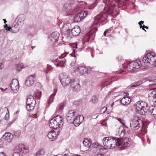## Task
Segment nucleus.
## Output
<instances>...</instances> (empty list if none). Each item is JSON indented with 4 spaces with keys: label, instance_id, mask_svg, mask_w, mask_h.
<instances>
[{
    "label": "nucleus",
    "instance_id": "nucleus-1",
    "mask_svg": "<svg viewBox=\"0 0 156 156\" xmlns=\"http://www.w3.org/2000/svg\"><path fill=\"white\" fill-rule=\"evenodd\" d=\"M103 143L104 147L107 149L114 148L117 145L125 147L130 145V142L126 138L105 137L103 139Z\"/></svg>",
    "mask_w": 156,
    "mask_h": 156
},
{
    "label": "nucleus",
    "instance_id": "nucleus-2",
    "mask_svg": "<svg viewBox=\"0 0 156 156\" xmlns=\"http://www.w3.org/2000/svg\"><path fill=\"white\" fill-rule=\"evenodd\" d=\"M147 104L144 101H139L135 105V112L140 115H144L149 109L153 115H156V106H151L148 108Z\"/></svg>",
    "mask_w": 156,
    "mask_h": 156
},
{
    "label": "nucleus",
    "instance_id": "nucleus-3",
    "mask_svg": "<svg viewBox=\"0 0 156 156\" xmlns=\"http://www.w3.org/2000/svg\"><path fill=\"white\" fill-rule=\"evenodd\" d=\"M103 14V13H100L95 17L94 23L91 27L92 29L88 33L86 37V38H88L89 40L94 38L95 36V32L97 30V27L98 26V24L101 23L104 20Z\"/></svg>",
    "mask_w": 156,
    "mask_h": 156
},
{
    "label": "nucleus",
    "instance_id": "nucleus-4",
    "mask_svg": "<svg viewBox=\"0 0 156 156\" xmlns=\"http://www.w3.org/2000/svg\"><path fill=\"white\" fill-rule=\"evenodd\" d=\"M63 124V119L59 115H57L51 119L49 122V126L52 129H57Z\"/></svg>",
    "mask_w": 156,
    "mask_h": 156
},
{
    "label": "nucleus",
    "instance_id": "nucleus-5",
    "mask_svg": "<svg viewBox=\"0 0 156 156\" xmlns=\"http://www.w3.org/2000/svg\"><path fill=\"white\" fill-rule=\"evenodd\" d=\"M59 79L62 85L64 87L70 86L74 80L64 73L60 75Z\"/></svg>",
    "mask_w": 156,
    "mask_h": 156
},
{
    "label": "nucleus",
    "instance_id": "nucleus-6",
    "mask_svg": "<svg viewBox=\"0 0 156 156\" xmlns=\"http://www.w3.org/2000/svg\"><path fill=\"white\" fill-rule=\"evenodd\" d=\"M143 62L145 63L156 65V56L154 52H149L143 58Z\"/></svg>",
    "mask_w": 156,
    "mask_h": 156
},
{
    "label": "nucleus",
    "instance_id": "nucleus-7",
    "mask_svg": "<svg viewBox=\"0 0 156 156\" xmlns=\"http://www.w3.org/2000/svg\"><path fill=\"white\" fill-rule=\"evenodd\" d=\"M26 108L28 111L34 109L36 104V101L32 96H29L27 100Z\"/></svg>",
    "mask_w": 156,
    "mask_h": 156
},
{
    "label": "nucleus",
    "instance_id": "nucleus-8",
    "mask_svg": "<svg viewBox=\"0 0 156 156\" xmlns=\"http://www.w3.org/2000/svg\"><path fill=\"white\" fill-rule=\"evenodd\" d=\"M73 10V5L70 1H67L64 5L63 10L65 13L66 15L71 14Z\"/></svg>",
    "mask_w": 156,
    "mask_h": 156
},
{
    "label": "nucleus",
    "instance_id": "nucleus-9",
    "mask_svg": "<svg viewBox=\"0 0 156 156\" xmlns=\"http://www.w3.org/2000/svg\"><path fill=\"white\" fill-rule=\"evenodd\" d=\"M68 53L69 52H65L64 53L62 54L61 56H59V59H62L65 58ZM55 61L56 62H58L56 65V67H64L66 65V60L65 59L59 60L58 58H57L55 60Z\"/></svg>",
    "mask_w": 156,
    "mask_h": 156
},
{
    "label": "nucleus",
    "instance_id": "nucleus-10",
    "mask_svg": "<svg viewBox=\"0 0 156 156\" xmlns=\"http://www.w3.org/2000/svg\"><path fill=\"white\" fill-rule=\"evenodd\" d=\"M141 120L137 117H135L130 121V127L134 129H137L140 127V123Z\"/></svg>",
    "mask_w": 156,
    "mask_h": 156
},
{
    "label": "nucleus",
    "instance_id": "nucleus-11",
    "mask_svg": "<svg viewBox=\"0 0 156 156\" xmlns=\"http://www.w3.org/2000/svg\"><path fill=\"white\" fill-rule=\"evenodd\" d=\"M59 35L58 32H53L48 37V41L52 44H54L58 41Z\"/></svg>",
    "mask_w": 156,
    "mask_h": 156
},
{
    "label": "nucleus",
    "instance_id": "nucleus-12",
    "mask_svg": "<svg viewBox=\"0 0 156 156\" xmlns=\"http://www.w3.org/2000/svg\"><path fill=\"white\" fill-rule=\"evenodd\" d=\"M10 87L12 90L16 93L19 90V84L18 80L16 79H13L10 83Z\"/></svg>",
    "mask_w": 156,
    "mask_h": 156
},
{
    "label": "nucleus",
    "instance_id": "nucleus-13",
    "mask_svg": "<svg viewBox=\"0 0 156 156\" xmlns=\"http://www.w3.org/2000/svg\"><path fill=\"white\" fill-rule=\"evenodd\" d=\"M76 115V113L74 110H70L67 114L66 119L69 123H73V120Z\"/></svg>",
    "mask_w": 156,
    "mask_h": 156
},
{
    "label": "nucleus",
    "instance_id": "nucleus-14",
    "mask_svg": "<svg viewBox=\"0 0 156 156\" xmlns=\"http://www.w3.org/2000/svg\"><path fill=\"white\" fill-rule=\"evenodd\" d=\"M129 67L130 69L133 70L134 69H138L141 66V62L139 60H136L129 62Z\"/></svg>",
    "mask_w": 156,
    "mask_h": 156
},
{
    "label": "nucleus",
    "instance_id": "nucleus-15",
    "mask_svg": "<svg viewBox=\"0 0 156 156\" xmlns=\"http://www.w3.org/2000/svg\"><path fill=\"white\" fill-rule=\"evenodd\" d=\"M73 70L74 72H78L80 74L83 75L87 73L88 69L86 67L79 66L74 67Z\"/></svg>",
    "mask_w": 156,
    "mask_h": 156
},
{
    "label": "nucleus",
    "instance_id": "nucleus-16",
    "mask_svg": "<svg viewBox=\"0 0 156 156\" xmlns=\"http://www.w3.org/2000/svg\"><path fill=\"white\" fill-rule=\"evenodd\" d=\"M36 77V75L34 74L28 77L25 82L26 85L28 87L32 86L35 81Z\"/></svg>",
    "mask_w": 156,
    "mask_h": 156
},
{
    "label": "nucleus",
    "instance_id": "nucleus-17",
    "mask_svg": "<svg viewBox=\"0 0 156 156\" xmlns=\"http://www.w3.org/2000/svg\"><path fill=\"white\" fill-rule=\"evenodd\" d=\"M83 143L85 147L87 148H89L90 146L92 145V147L94 148L98 147L99 145L98 143H94L91 144V141H90L88 139L85 138L83 141Z\"/></svg>",
    "mask_w": 156,
    "mask_h": 156
},
{
    "label": "nucleus",
    "instance_id": "nucleus-18",
    "mask_svg": "<svg viewBox=\"0 0 156 156\" xmlns=\"http://www.w3.org/2000/svg\"><path fill=\"white\" fill-rule=\"evenodd\" d=\"M84 117L82 115H79L76 116L73 119V123L75 126H78L82 123Z\"/></svg>",
    "mask_w": 156,
    "mask_h": 156
},
{
    "label": "nucleus",
    "instance_id": "nucleus-19",
    "mask_svg": "<svg viewBox=\"0 0 156 156\" xmlns=\"http://www.w3.org/2000/svg\"><path fill=\"white\" fill-rule=\"evenodd\" d=\"M59 26L62 28V31L63 32H65L66 30L69 32L70 30V29L71 28V24L69 23H62L61 22L59 24Z\"/></svg>",
    "mask_w": 156,
    "mask_h": 156
},
{
    "label": "nucleus",
    "instance_id": "nucleus-20",
    "mask_svg": "<svg viewBox=\"0 0 156 156\" xmlns=\"http://www.w3.org/2000/svg\"><path fill=\"white\" fill-rule=\"evenodd\" d=\"M16 148L18 151L24 154H26L29 151L28 147L24 144H19Z\"/></svg>",
    "mask_w": 156,
    "mask_h": 156
},
{
    "label": "nucleus",
    "instance_id": "nucleus-21",
    "mask_svg": "<svg viewBox=\"0 0 156 156\" xmlns=\"http://www.w3.org/2000/svg\"><path fill=\"white\" fill-rule=\"evenodd\" d=\"M70 86L74 91H79L80 90V86L79 83L74 80Z\"/></svg>",
    "mask_w": 156,
    "mask_h": 156
},
{
    "label": "nucleus",
    "instance_id": "nucleus-22",
    "mask_svg": "<svg viewBox=\"0 0 156 156\" xmlns=\"http://www.w3.org/2000/svg\"><path fill=\"white\" fill-rule=\"evenodd\" d=\"M58 132H56L54 131H51L48 133V136L51 140L53 141L55 139L58 135Z\"/></svg>",
    "mask_w": 156,
    "mask_h": 156
},
{
    "label": "nucleus",
    "instance_id": "nucleus-23",
    "mask_svg": "<svg viewBox=\"0 0 156 156\" xmlns=\"http://www.w3.org/2000/svg\"><path fill=\"white\" fill-rule=\"evenodd\" d=\"M13 137V135L9 132L5 133L3 136V138L9 142H11Z\"/></svg>",
    "mask_w": 156,
    "mask_h": 156
},
{
    "label": "nucleus",
    "instance_id": "nucleus-24",
    "mask_svg": "<svg viewBox=\"0 0 156 156\" xmlns=\"http://www.w3.org/2000/svg\"><path fill=\"white\" fill-rule=\"evenodd\" d=\"M71 32L73 36L78 35L80 32V27L79 26H76L72 29Z\"/></svg>",
    "mask_w": 156,
    "mask_h": 156
},
{
    "label": "nucleus",
    "instance_id": "nucleus-25",
    "mask_svg": "<svg viewBox=\"0 0 156 156\" xmlns=\"http://www.w3.org/2000/svg\"><path fill=\"white\" fill-rule=\"evenodd\" d=\"M57 91L56 90H54V92L50 95L49 99L48 100L47 103L48 105V106H49V105H50L53 102L54 97Z\"/></svg>",
    "mask_w": 156,
    "mask_h": 156
},
{
    "label": "nucleus",
    "instance_id": "nucleus-26",
    "mask_svg": "<svg viewBox=\"0 0 156 156\" xmlns=\"http://www.w3.org/2000/svg\"><path fill=\"white\" fill-rule=\"evenodd\" d=\"M131 100L128 97H124L120 101L121 103L123 105L129 104Z\"/></svg>",
    "mask_w": 156,
    "mask_h": 156
},
{
    "label": "nucleus",
    "instance_id": "nucleus-27",
    "mask_svg": "<svg viewBox=\"0 0 156 156\" xmlns=\"http://www.w3.org/2000/svg\"><path fill=\"white\" fill-rule=\"evenodd\" d=\"M148 96L153 99H156V90L155 89H151L149 91Z\"/></svg>",
    "mask_w": 156,
    "mask_h": 156
},
{
    "label": "nucleus",
    "instance_id": "nucleus-28",
    "mask_svg": "<svg viewBox=\"0 0 156 156\" xmlns=\"http://www.w3.org/2000/svg\"><path fill=\"white\" fill-rule=\"evenodd\" d=\"M82 20L88 14V12L87 11H83L78 13Z\"/></svg>",
    "mask_w": 156,
    "mask_h": 156
},
{
    "label": "nucleus",
    "instance_id": "nucleus-29",
    "mask_svg": "<svg viewBox=\"0 0 156 156\" xmlns=\"http://www.w3.org/2000/svg\"><path fill=\"white\" fill-rule=\"evenodd\" d=\"M27 66L28 65L27 64L20 63L17 65V70L20 71L22 69L26 68Z\"/></svg>",
    "mask_w": 156,
    "mask_h": 156
},
{
    "label": "nucleus",
    "instance_id": "nucleus-30",
    "mask_svg": "<svg viewBox=\"0 0 156 156\" xmlns=\"http://www.w3.org/2000/svg\"><path fill=\"white\" fill-rule=\"evenodd\" d=\"M45 154V150L42 148L37 152L35 155V156H41Z\"/></svg>",
    "mask_w": 156,
    "mask_h": 156
},
{
    "label": "nucleus",
    "instance_id": "nucleus-31",
    "mask_svg": "<svg viewBox=\"0 0 156 156\" xmlns=\"http://www.w3.org/2000/svg\"><path fill=\"white\" fill-rule=\"evenodd\" d=\"M145 81H142L141 80L138 81L136 82L131 84V87H134L137 86L141 85L143 83L145 82Z\"/></svg>",
    "mask_w": 156,
    "mask_h": 156
},
{
    "label": "nucleus",
    "instance_id": "nucleus-32",
    "mask_svg": "<svg viewBox=\"0 0 156 156\" xmlns=\"http://www.w3.org/2000/svg\"><path fill=\"white\" fill-rule=\"evenodd\" d=\"M73 20L75 22H80L82 20L78 14L76 15L73 18Z\"/></svg>",
    "mask_w": 156,
    "mask_h": 156
},
{
    "label": "nucleus",
    "instance_id": "nucleus-33",
    "mask_svg": "<svg viewBox=\"0 0 156 156\" xmlns=\"http://www.w3.org/2000/svg\"><path fill=\"white\" fill-rule=\"evenodd\" d=\"M64 106V105L63 103H61L59 105L58 107H57V112H60L62 111L63 109Z\"/></svg>",
    "mask_w": 156,
    "mask_h": 156
},
{
    "label": "nucleus",
    "instance_id": "nucleus-34",
    "mask_svg": "<svg viewBox=\"0 0 156 156\" xmlns=\"http://www.w3.org/2000/svg\"><path fill=\"white\" fill-rule=\"evenodd\" d=\"M107 110V108L105 107H102L100 110V113L102 114L104 113Z\"/></svg>",
    "mask_w": 156,
    "mask_h": 156
},
{
    "label": "nucleus",
    "instance_id": "nucleus-35",
    "mask_svg": "<svg viewBox=\"0 0 156 156\" xmlns=\"http://www.w3.org/2000/svg\"><path fill=\"white\" fill-rule=\"evenodd\" d=\"M35 97H36L37 99H39L41 97V92H38L35 94Z\"/></svg>",
    "mask_w": 156,
    "mask_h": 156
},
{
    "label": "nucleus",
    "instance_id": "nucleus-36",
    "mask_svg": "<svg viewBox=\"0 0 156 156\" xmlns=\"http://www.w3.org/2000/svg\"><path fill=\"white\" fill-rule=\"evenodd\" d=\"M111 31V28H109L108 29H107L104 32V35L105 36H106L107 34H108L110 33V32Z\"/></svg>",
    "mask_w": 156,
    "mask_h": 156
},
{
    "label": "nucleus",
    "instance_id": "nucleus-37",
    "mask_svg": "<svg viewBox=\"0 0 156 156\" xmlns=\"http://www.w3.org/2000/svg\"><path fill=\"white\" fill-rule=\"evenodd\" d=\"M144 23V21H140L139 22L138 24L140 25V28H142L143 30H144L145 31H146V30H145V29L142 26V24H143Z\"/></svg>",
    "mask_w": 156,
    "mask_h": 156
},
{
    "label": "nucleus",
    "instance_id": "nucleus-38",
    "mask_svg": "<svg viewBox=\"0 0 156 156\" xmlns=\"http://www.w3.org/2000/svg\"><path fill=\"white\" fill-rule=\"evenodd\" d=\"M116 118L122 124V125H124L125 124L124 123V121L122 119L120 118H119L118 117Z\"/></svg>",
    "mask_w": 156,
    "mask_h": 156
},
{
    "label": "nucleus",
    "instance_id": "nucleus-39",
    "mask_svg": "<svg viewBox=\"0 0 156 156\" xmlns=\"http://www.w3.org/2000/svg\"><path fill=\"white\" fill-rule=\"evenodd\" d=\"M13 156H23L22 154H21L18 152H15L14 153Z\"/></svg>",
    "mask_w": 156,
    "mask_h": 156
},
{
    "label": "nucleus",
    "instance_id": "nucleus-40",
    "mask_svg": "<svg viewBox=\"0 0 156 156\" xmlns=\"http://www.w3.org/2000/svg\"><path fill=\"white\" fill-rule=\"evenodd\" d=\"M14 134L15 136H17V137H18L20 136V132L19 131L15 132Z\"/></svg>",
    "mask_w": 156,
    "mask_h": 156
},
{
    "label": "nucleus",
    "instance_id": "nucleus-41",
    "mask_svg": "<svg viewBox=\"0 0 156 156\" xmlns=\"http://www.w3.org/2000/svg\"><path fill=\"white\" fill-rule=\"evenodd\" d=\"M91 101L93 103H95L97 101V99L95 97L93 96L92 98Z\"/></svg>",
    "mask_w": 156,
    "mask_h": 156
},
{
    "label": "nucleus",
    "instance_id": "nucleus-42",
    "mask_svg": "<svg viewBox=\"0 0 156 156\" xmlns=\"http://www.w3.org/2000/svg\"><path fill=\"white\" fill-rule=\"evenodd\" d=\"M46 69H48V71H50L53 68L51 66L48 64L47 65Z\"/></svg>",
    "mask_w": 156,
    "mask_h": 156
},
{
    "label": "nucleus",
    "instance_id": "nucleus-43",
    "mask_svg": "<svg viewBox=\"0 0 156 156\" xmlns=\"http://www.w3.org/2000/svg\"><path fill=\"white\" fill-rule=\"evenodd\" d=\"M78 45V44L76 43H75L72 44V47H73V48H78L77 46Z\"/></svg>",
    "mask_w": 156,
    "mask_h": 156
},
{
    "label": "nucleus",
    "instance_id": "nucleus-44",
    "mask_svg": "<svg viewBox=\"0 0 156 156\" xmlns=\"http://www.w3.org/2000/svg\"><path fill=\"white\" fill-rule=\"evenodd\" d=\"M128 65L129 66V63H124L122 65V67L125 69H126Z\"/></svg>",
    "mask_w": 156,
    "mask_h": 156
},
{
    "label": "nucleus",
    "instance_id": "nucleus-45",
    "mask_svg": "<svg viewBox=\"0 0 156 156\" xmlns=\"http://www.w3.org/2000/svg\"><path fill=\"white\" fill-rule=\"evenodd\" d=\"M125 130L123 129L121 131V134L120 135L122 136H123L124 135L125 133Z\"/></svg>",
    "mask_w": 156,
    "mask_h": 156
},
{
    "label": "nucleus",
    "instance_id": "nucleus-46",
    "mask_svg": "<svg viewBox=\"0 0 156 156\" xmlns=\"http://www.w3.org/2000/svg\"><path fill=\"white\" fill-rule=\"evenodd\" d=\"M112 1V0H109L108 2L109 4V7H110V6H112V5H114V4H112L111 2Z\"/></svg>",
    "mask_w": 156,
    "mask_h": 156
},
{
    "label": "nucleus",
    "instance_id": "nucleus-47",
    "mask_svg": "<svg viewBox=\"0 0 156 156\" xmlns=\"http://www.w3.org/2000/svg\"><path fill=\"white\" fill-rule=\"evenodd\" d=\"M111 82V81H110L109 82H108V81H106V82H105L104 83V85H103V86H106L107 85H108L110 83H109L110 82Z\"/></svg>",
    "mask_w": 156,
    "mask_h": 156
},
{
    "label": "nucleus",
    "instance_id": "nucleus-48",
    "mask_svg": "<svg viewBox=\"0 0 156 156\" xmlns=\"http://www.w3.org/2000/svg\"><path fill=\"white\" fill-rule=\"evenodd\" d=\"M47 156H57V155H54L53 154H52V153H48L47 155Z\"/></svg>",
    "mask_w": 156,
    "mask_h": 156
},
{
    "label": "nucleus",
    "instance_id": "nucleus-49",
    "mask_svg": "<svg viewBox=\"0 0 156 156\" xmlns=\"http://www.w3.org/2000/svg\"><path fill=\"white\" fill-rule=\"evenodd\" d=\"M0 156H6V154L4 152L0 153Z\"/></svg>",
    "mask_w": 156,
    "mask_h": 156
},
{
    "label": "nucleus",
    "instance_id": "nucleus-50",
    "mask_svg": "<svg viewBox=\"0 0 156 156\" xmlns=\"http://www.w3.org/2000/svg\"><path fill=\"white\" fill-rule=\"evenodd\" d=\"M76 64V62L75 61L73 62H72L70 63V65L71 66H75Z\"/></svg>",
    "mask_w": 156,
    "mask_h": 156
},
{
    "label": "nucleus",
    "instance_id": "nucleus-51",
    "mask_svg": "<svg viewBox=\"0 0 156 156\" xmlns=\"http://www.w3.org/2000/svg\"><path fill=\"white\" fill-rule=\"evenodd\" d=\"M50 71H48V70L47 69L45 70V76H47L48 73Z\"/></svg>",
    "mask_w": 156,
    "mask_h": 156
},
{
    "label": "nucleus",
    "instance_id": "nucleus-52",
    "mask_svg": "<svg viewBox=\"0 0 156 156\" xmlns=\"http://www.w3.org/2000/svg\"><path fill=\"white\" fill-rule=\"evenodd\" d=\"M3 65L2 63H0V69H2L3 68Z\"/></svg>",
    "mask_w": 156,
    "mask_h": 156
},
{
    "label": "nucleus",
    "instance_id": "nucleus-53",
    "mask_svg": "<svg viewBox=\"0 0 156 156\" xmlns=\"http://www.w3.org/2000/svg\"><path fill=\"white\" fill-rule=\"evenodd\" d=\"M12 27H8L7 28H6L5 30L8 31H10Z\"/></svg>",
    "mask_w": 156,
    "mask_h": 156
},
{
    "label": "nucleus",
    "instance_id": "nucleus-54",
    "mask_svg": "<svg viewBox=\"0 0 156 156\" xmlns=\"http://www.w3.org/2000/svg\"><path fill=\"white\" fill-rule=\"evenodd\" d=\"M9 115H5V119L6 120H8L9 119Z\"/></svg>",
    "mask_w": 156,
    "mask_h": 156
},
{
    "label": "nucleus",
    "instance_id": "nucleus-55",
    "mask_svg": "<svg viewBox=\"0 0 156 156\" xmlns=\"http://www.w3.org/2000/svg\"><path fill=\"white\" fill-rule=\"evenodd\" d=\"M94 156H104L103 154H96L94 155Z\"/></svg>",
    "mask_w": 156,
    "mask_h": 156
},
{
    "label": "nucleus",
    "instance_id": "nucleus-56",
    "mask_svg": "<svg viewBox=\"0 0 156 156\" xmlns=\"http://www.w3.org/2000/svg\"><path fill=\"white\" fill-rule=\"evenodd\" d=\"M7 89V88H6L5 89H3L2 88H0V89H1L2 90V92H4Z\"/></svg>",
    "mask_w": 156,
    "mask_h": 156
},
{
    "label": "nucleus",
    "instance_id": "nucleus-57",
    "mask_svg": "<svg viewBox=\"0 0 156 156\" xmlns=\"http://www.w3.org/2000/svg\"><path fill=\"white\" fill-rule=\"evenodd\" d=\"M13 121H11L8 124V126H10V125H11L13 122Z\"/></svg>",
    "mask_w": 156,
    "mask_h": 156
},
{
    "label": "nucleus",
    "instance_id": "nucleus-58",
    "mask_svg": "<svg viewBox=\"0 0 156 156\" xmlns=\"http://www.w3.org/2000/svg\"><path fill=\"white\" fill-rule=\"evenodd\" d=\"M78 101H75L74 102V103H73L75 104H76V105H78V104H79V103H78Z\"/></svg>",
    "mask_w": 156,
    "mask_h": 156
},
{
    "label": "nucleus",
    "instance_id": "nucleus-59",
    "mask_svg": "<svg viewBox=\"0 0 156 156\" xmlns=\"http://www.w3.org/2000/svg\"><path fill=\"white\" fill-rule=\"evenodd\" d=\"M89 49L88 48V47H87V48L84 50V51H89Z\"/></svg>",
    "mask_w": 156,
    "mask_h": 156
},
{
    "label": "nucleus",
    "instance_id": "nucleus-60",
    "mask_svg": "<svg viewBox=\"0 0 156 156\" xmlns=\"http://www.w3.org/2000/svg\"><path fill=\"white\" fill-rule=\"evenodd\" d=\"M121 0H114V1L115 2H119Z\"/></svg>",
    "mask_w": 156,
    "mask_h": 156
},
{
    "label": "nucleus",
    "instance_id": "nucleus-61",
    "mask_svg": "<svg viewBox=\"0 0 156 156\" xmlns=\"http://www.w3.org/2000/svg\"><path fill=\"white\" fill-rule=\"evenodd\" d=\"M8 25L7 24H5V25H4V27L5 28V29H6V28H7V27H8Z\"/></svg>",
    "mask_w": 156,
    "mask_h": 156
},
{
    "label": "nucleus",
    "instance_id": "nucleus-62",
    "mask_svg": "<svg viewBox=\"0 0 156 156\" xmlns=\"http://www.w3.org/2000/svg\"><path fill=\"white\" fill-rule=\"evenodd\" d=\"M3 20L4 21V23H5L7 22V21H6L5 19H4Z\"/></svg>",
    "mask_w": 156,
    "mask_h": 156
},
{
    "label": "nucleus",
    "instance_id": "nucleus-63",
    "mask_svg": "<svg viewBox=\"0 0 156 156\" xmlns=\"http://www.w3.org/2000/svg\"><path fill=\"white\" fill-rule=\"evenodd\" d=\"M19 30L18 29V30H17L16 31H15V32L14 31H13V32H12V33H17V32H18L19 31Z\"/></svg>",
    "mask_w": 156,
    "mask_h": 156
},
{
    "label": "nucleus",
    "instance_id": "nucleus-64",
    "mask_svg": "<svg viewBox=\"0 0 156 156\" xmlns=\"http://www.w3.org/2000/svg\"><path fill=\"white\" fill-rule=\"evenodd\" d=\"M125 94H126V96H127L129 95V93H128V92H126L125 93Z\"/></svg>",
    "mask_w": 156,
    "mask_h": 156
}]
</instances>
